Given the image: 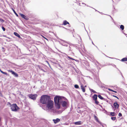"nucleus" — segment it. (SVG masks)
<instances>
[{
    "mask_svg": "<svg viewBox=\"0 0 127 127\" xmlns=\"http://www.w3.org/2000/svg\"><path fill=\"white\" fill-rule=\"evenodd\" d=\"M54 101L56 107L58 109L60 108L61 105L64 108V110L69 106V102L68 100L63 96L56 95L54 97Z\"/></svg>",
    "mask_w": 127,
    "mask_h": 127,
    "instance_id": "obj_1",
    "label": "nucleus"
},
{
    "mask_svg": "<svg viewBox=\"0 0 127 127\" xmlns=\"http://www.w3.org/2000/svg\"><path fill=\"white\" fill-rule=\"evenodd\" d=\"M50 96L47 95H44L41 96L40 100V102L42 104H46L51 100Z\"/></svg>",
    "mask_w": 127,
    "mask_h": 127,
    "instance_id": "obj_2",
    "label": "nucleus"
},
{
    "mask_svg": "<svg viewBox=\"0 0 127 127\" xmlns=\"http://www.w3.org/2000/svg\"><path fill=\"white\" fill-rule=\"evenodd\" d=\"M8 106H9L11 110L13 111L16 112H18L20 108L17 105L16 103H13L11 104L8 102Z\"/></svg>",
    "mask_w": 127,
    "mask_h": 127,
    "instance_id": "obj_3",
    "label": "nucleus"
},
{
    "mask_svg": "<svg viewBox=\"0 0 127 127\" xmlns=\"http://www.w3.org/2000/svg\"><path fill=\"white\" fill-rule=\"evenodd\" d=\"M46 104V107L48 108V110L52 109L53 108L54 102H53L51 100L48 102Z\"/></svg>",
    "mask_w": 127,
    "mask_h": 127,
    "instance_id": "obj_4",
    "label": "nucleus"
},
{
    "mask_svg": "<svg viewBox=\"0 0 127 127\" xmlns=\"http://www.w3.org/2000/svg\"><path fill=\"white\" fill-rule=\"evenodd\" d=\"M98 95L96 94H94L92 97L93 99L95 101V103L96 105H98L99 102L97 100Z\"/></svg>",
    "mask_w": 127,
    "mask_h": 127,
    "instance_id": "obj_5",
    "label": "nucleus"
},
{
    "mask_svg": "<svg viewBox=\"0 0 127 127\" xmlns=\"http://www.w3.org/2000/svg\"><path fill=\"white\" fill-rule=\"evenodd\" d=\"M37 95L36 94H28V96L29 97V98L33 100H35L36 99V98L37 96Z\"/></svg>",
    "mask_w": 127,
    "mask_h": 127,
    "instance_id": "obj_6",
    "label": "nucleus"
},
{
    "mask_svg": "<svg viewBox=\"0 0 127 127\" xmlns=\"http://www.w3.org/2000/svg\"><path fill=\"white\" fill-rule=\"evenodd\" d=\"M111 106L113 108H115V109L114 110V111H115L116 109H118L119 107V105L117 101L114 102L113 104V106L112 105H111Z\"/></svg>",
    "mask_w": 127,
    "mask_h": 127,
    "instance_id": "obj_7",
    "label": "nucleus"
},
{
    "mask_svg": "<svg viewBox=\"0 0 127 127\" xmlns=\"http://www.w3.org/2000/svg\"><path fill=\"white\" fill-rule=\"evenodd\" d=\"M8 72L11 73L15 77H17L18 76V74L12 70H8Z\"/></svg>",
    "mask_w": 127,
    "mask_h": 127,
    "instance_id": "obj_8",
    "label": "nucleus"
},
{
    "mask_svg": "<svg viewBox=\"0 0 127 127\" xmlns=\"http://www.w3.org/2000/svg\"><path fill=\"white\" fill-rule=\"evenodd\" d=\"M20 15L21 16L22 18L27 20H29V18L27 17L26 16H25L24 14L20 13Z\"/></svg>",
    "mask_w": 127,
    "mask_h": 127,
    "instance_id": "obj_9",
    "label": "nucleus"
},
{
    "mask_svg": "<svg viewBox=\"0 0 127 127\" xmlns=\"http://www.w3.org/2000/svg\"><path fill=\"white\" fill-rule=\"evenodd\" d=\"M53 121L55 124H56L59 122L60 121V119L57 118L56 119H53Z\"/></svg>",
    "mask_w": 127,
    "mask_h": 127,
    "instance_id": "obj_10",
    "label": "nucleus"
},
{
    "mask_svg": "<svg viewBox=\"0 0 127 127\" xmlns=\"http://www.w3.org/2000/svg\"><path fill=\"white\" fill-rule=\"evenodd\" d=\"M14 37V36H13V35H9L8 34V39H10V40L8 39V42L10 41H13V38Z\"/></svg>",
    "mask_w": 127,
    "mask_h": 127,
    "instance_id": "obj_11",
    "label": "nucleus"
},
{
    "mask_svg": "<svg viewBox=\"0 0 127 127\" xmlns=\"http://www.w3.org/2000/svg\"><path fill=\"white\" fill-rule=\"evenodd\" d=\"M82 123L81 121H79L74 122V124L75 125H80L82 124Z\"/></svg>",
    "mask_w": 127,
    "mask_h": 127,
    "instance_id": "obj_12",
    "label": "nucleus"
},
{
    "mask_svg": "<svg viewBox=\"0 0 127 127\" xmlns=\"http://www.w3.org/2000/svg\"><path fill=\"white\" fill-rule=\"evenodd\" d=\"M94 117L95 120L96 121V122H98L99 124H101V122L99 121L97 117L95 115H94Z\"/></svg>",
    "mask_w": 127,
    "mask_h": 127,
    "instance_id": "obj_13",
    "label": "nucleus"
},
{
    "mask_svg": "<svg viewBox=\"0 0 127 127\" xmlns=\"http://www.w3.org/2000/svg\"><path fill=\"white\" fill-rule=\"evenodd\" d=\"M56 66L57 67H59V69L60 70H61V69H63V67L61 66V65L58 63H56Z\"/></svg>",
    "mask_w": 127,
    "mask_h": 127,
    "instance_id": "obj_14",
    "label": "nucleus"
},
{
    "mask_svg": "<svg viewBox=\"0 0 127 127\" xmlns=\"http://www.w3.org/2000/svg\"><path fill=\"white\" fill-rule=\"evenodd\" d=\"M81 88L82 90V91L83 92H85V89L83 86L82 84L81 86Z\"/></svg>",
    "mask_w": 127,
    "mask_h": 127,
    "instance_id": "obj_15",
    "label": "nucleus"
},
{
    "mask_svg": "<svg viewBox=\"0 0 127 127\" xmlns=\"http://www.w3.org/2000/svg\"><path fill=\"white\" fill-rule=\"evenodd\" d=\"M14 34L17 37L19 38H21V37L20 35L17 33L16 32H14Z\"/></svg>",
    "mask_w": 127,
    "mask_h": 127,
    "instance_id": "obj_16",
    "label": "nucleus"
},
{
    "mask_svg": "<svg viewBox=\"0 0 127 127\" xmlns=\"http://www.w3.org/2000/svg\"><path fill=\"white\" fill-rule=\"evenodd\" d=\"M67 24H69V23L66 20L64 21L63 25H66Z\"/></svg>",
    "mask_w": 127,
    "mask_h": 127,
    "instance_id": "obj_17",
    "label": "nucleus"
},
{
    "mask_svg": "<svg viewBox=\"0 0 127 127\" xmlns=\"http://www.w3.org/2000/svg\"><path fill=\"white\" fill-rule=\"evenodd\" d=\"M121 61L123 62L127 61V57H126L123 58L121 60Z\"/></svg>",
    "mask_w": 127,
    "mask_h": 127,
    "instance_id": "obj_18",
    "label": "nucleus"
},
{
    "mask_svg": "<svg viewBox=\"0 0 127 127\" xmlns=\"http://www.w3.org/2000/svg\"><path fill=\"white\" fill-rule=\"evenodd\" d=\"M89 90L91 91V92L92 93H97L94 90H93V89H92L91 88H89Z\"/></svg>",
    "mask_w": 127,
    "mask_h": 127,
    "instance_id": "obj_19",
    "label": "nucleus"
},
{
    "mask_svg": "<svg viewBox=\"0 0 127 127\" xmlns=\"http://www.w3.org/2000/svg\"><path fill=\"white\" fill-rule=\"evenodd\" d=\"M42 104H40L39 103L38 104V105L41 107L42 108V109H44V110H45V107L44 106H43V105H42Z\"/></svg>",
    "mask_w": 127,
    "mask_h": 127,
    "instance_id": "obj_20",
    "label": "nucleus"
},
{
    "mask_svg": "<svg viewBox=\"0 0 127 127\" xmlns=\"http://www.w3.org/2000/svg\"><path fill=\"white\" fill-rule=\"evenodd\" d=\"M110 115L113 116H116V114L114 112H111L110 113Z\"/></svg>",
    "mask_w": 127,
    "mask_h": 127,
    "instance_id": "obj_21",
    "label": "nucleus"
},
{
    "mask_svg": "<svg viewBox=\"0 0 127 127\" xmlns=\"http://www.w3.org/2000/svg\"><path fill=\"white\" fill-rule=\"evenodd\" d=\"M12 8V10L13 11V12H14V13L15 14V15H16V16L17 17H18V14L16 12H15V10H14V9H13V8Z\"/></svg>",
    "mask_w": 127,
    "mask_h": 127,
    "instance_id": "obj_22",
    "label": "nucleus"
},
{
    "mask_svg": "<svg viewBox=\"0 0 127 127\" xmlns=\"http://www.w3.org/2000/svg\"><path fill=\"white\" fill-rule=\"evenodd\" d=\"M98 97L101 100H102L103 99H104V98L103 97L100 95H98Z\"/></svg>",
    "mask_w": 127,
    "mask_h": 127,
    "instance_id": "obj_23",
    "label": "nucleus"
},
{
    "mask_svg": "<svg viewBox=\"0 0 127 127\" xmlns=\"http://www.w3.org/2000/svg\"><path fill=\"white\" fill-rule=\"evenodd\" d=\"M108 89L109 91H111L115 93H117V91H114L113 90L109 88H108V89Z\"/></svg>",
    "mask_w": 127,
    "mask_h": 127,
    "instance_id": "obj_24",
    "label": "nucleus"
},
{
    "mask_svg": "<svg viewBox=\"0 0 127 127\" xmlns=\"http://www.w3.org/2000/svg\"><path fill=\"white\" fill-rule=\"evenodd\" d=\"M120 28L121 29L122 31L123 30L124 28V27L123 25H121L120 26Z\"/></svg>",
    "mask_w": 127,
    "mask_h": 127,
    "instance_id": "obj_25",
    "label": "nucleus"
},
{
    "mask_svg": "<svg viewBox=\"0 0 127 127\" xmlns=\"http://www.w3.org/2000/svg\"><path fill=\"white\" fill-rule=\"evenodd\" d=\"M96 82L97 84L98 85H99L100 84V82L98 79H97L96 81H95Z\"/></svg>",
    "mask_w": 127,
    "mask_h": 127,
    "instance_id": "obj_26",
    "label": "nucleus"
},
{
    "mask_svg": "<svg viewBox=\"0 0 127 127\" xmlns=\"http://www.w3.org/2000/svg\"><path fill=\"white\" fill-rule=\"evenodd\" d=\"M74 87L76 89H78L79 88V86L77 84H75L74 85Z\"/></svg>",
    "mask_w": 127,
    "mask_h": 127,
    "instance_id": "obj_27",
    "label": "nucleus"
},
{
    "mask_svg": "<svg viewBox=\"0 0 127 127\" xmlns=\"http://www.w3.org/2000/svg\"><path fill=\"white\" fill-rule=\"evenodd\" d=\"M116 118L115 117H111V119L113 121H114L116 119Z\"/></svg>",
    "mask_w": 127,
    "mask_h": 127,
    "instance_id": "obj_28",
    "label": "nucleus"
},
{
    "mask_svg": "<svg viewBox=\"0 0 127 127\" xmlns=\"http://www.w3.org/2000/svg\"><path fill=\"white\" fill-rule=\"evenodd\" d=\"M90 58L92 60V61H94V57L93 56H91L90 57Z\"/></svg>",
    "mask_w": 127,
    "mask_h": 127,
    "instance_id": "obj_29",
    "label": "nucleus"
},
{
    "mask_svg": "<svg viewBox=\"0 0 127 127\" xmlns=\"http://www.w3.org/2000/svg\"><path fill=\"white\" fill-rule=\"evenodd\" d=\"M0 71L2 73H3L4 74H6V75L7 74V73H6L3 72L2 71H1V69H0Z\"/></svg>",
    "mask_w": 127,
    "mask_h": 127,
    "instance_id": "obj_30",
    "label": "nucleus"
},
{
    "mask_svg": "<svg viewBox=\"0 0 127 127\" xmlns=\"http://www.w3.org/2000/svg\"><path fill=\"white\" fill-rule=\"evenodd\" d=\"M67 57L68 58H69L70 59H71V60H74V59L72 58L69 56H67Z\"/></svg>",
    "mask_w": 127,
    "mask_h": 127,
    "instance_id": "obj_31",
    "label": "nucleus"
},
{
    "mask_svg": "<svg viewBox=\"0 0 127 127\" xmlns=\"http://www.w3.org/2000/svg\"><path fill=\"white\" fill-rule=\"evenodd\" d=\"M112 96L113 97H114L117 98L118 99H119V98L116 95H112Z\"/></svg>",
    "mask_w": 127,
    "mask_h": 127,
    "instance_id": "obj_32",
    "label": "nucleus"
},
{
    "mask_svg": "<svg viewBox=\"0 0 127 127\" xmlns=\"http://www.w3.org/2000/svg\"><path fill=\"white\" fill-rule=\"evenodd\" d=\"M84 111H81V110H79V112H78V113H83Z\"/></svg>",
    "mask_w": 127,
    "mask_h": 127,
    "instance_id": "obj_33",
    "label": "nucleus"
},
{
    "mask_svg": "<svg viewBox=\"0 0 127 127\" xmlns=\"http://www.w3.org/2000/svg\"><path fill=\"white\" fill-rule=\"evenodd\" d=\"M118 116L119 117H120L122 116V114L121 113H119L118 114Z\"/></svg>",
    "mask_w": 127,
    "mask_h": 127,
    "instance_id": "obj_34",
    "label": "nucleus"
},
{
    "mask_svg": "<svg viewBox=\"0 0 127 127\" xmlns=\"http://www.w3.org/2000/svg\"><path fill=\"white\" fill-rule=\"evenodd\" d=\"M38 66L39 68L41 70L42 69H43L42 67L41 66Z\"/></svg>",
    "mask_w": 127,
    "mask_h": 127,
    "instance_id": "obj_35",
    "label": "nucleus"
},
{
    "mask_svg": "<svg viewBox=\"0 0 127 127\" xmlns=\"http://www.w3.org/2000/svg\"><path fill=\"white\" fill-rule=\"evenodd\" d=\"M38 66L39 68L41 70L42 69H43L42 67L41 66Z\"/></svg>",
    "mask_w": 127,
    "mask_h": 127,
    "instance_id": "obj_36",
    "label": "nucleus"
},
{
    "mask_svg": "<svg viewBox=\"0 0 127 127\" xmlns=\"http://www.w3.org/2000/svg\"><path fill=\"white\" fill-rule=\"evenodd\" d=\"M0 21L3 23L4 22V21L3 19L0 18Z\"/></svg>",
    "mask_w": 127,
    "mask_h": 127,
    "instance_id": "obj_37",
    "label": "nucleus"
},
{
    "mask_svg": "<svg viewBox=\"0 0 127 127\" xmlns=\"http://www.w3.org/2000/svg\"><path fill=\"white\" fill-rule=\"evenodd\" d=\"M76 48V49H79V46H78V45H77L76 46H75Z\"/></svg>",
    "mask_w": 127,
    "mask_h": 127,
    "instance_id": "obj_38",
    "label": "nucleus"
},
{
    "mask_svg": "<svg viewBox=\"0 0 127 127\" xmlns=\"http://www.w3.org/2000/svg\"><path fill=\"white\" fill-rule=\"evenodd\" d=\"M63 46H67L68 45L67 44L64 43Z\"/></svg>",
    "mask_w": 127,
    "mask_h": 127,
    "instance_id": "obj_39",
    "label": "nucleus"
},
{
    "mask_svg": "<svg viewBox=\"0 0 127 127\" xmlns=\"http://www.w3.org/2000/svg\"><path fill=\"white\" fill-rule=\"evenodd\" d=\"M120 73H121V76H122V77L123 78V79L125 80V78H124V76L123 75H122V73L121 72H120Z\"/></svg>",
    "mask_w": 127,
    "mask_h": 127,
    "instance_id": "obj_40",
    "label": "nucleus"
},
{
    "mask_svg": "<svg viewBox=\"0 0 127 127\" xmlns=\"http://www.w3.org/2000/svg\"><path fill=\"white\" fill-rule=\"evenodd\" d=\"M22 7L23 9H25V6L23 4H22Z\"/></svg>",
    "mask_w": 127,
    "mask_h": 127,
    "instance_id": "obj_41",
    "label": "nucleus"
},
{
    "mask_svg": "<svg viewBox=\"0 0 127 127\" xmlns=\"http://www.w3.org/2000/svg\"><path fill=\"white\" fill-rule=\"evenodd\" d=\"M60 40H61V41H63L64 42L66 43V41L65 40H62V39H60Z\"/></svg>",
    "mask_w": 127,
    "mask_h": 127,
    "instance_id": "obj_42",
    "label": "nucleus"
},
{
    "mask_svg": "<svg viewBox=\"0 0 127 127\" xmlns=\"http://www.w3.org/2000/svg\"><path fill=\"white\" fill-rule=\"evenodd\" d=\"M2 29L3 31H4L5 30V29L3 27H2Z\"/></svg>",
    "mask_w": 127,
    "mask_h": 127,
    "instance_id": "obj_43",
    "label": "nucleus"
},
{
    "mask_svg": "<svg viewBox=\"0 0 127 127\" xmlns=\"http://www.w3.org/2000/svg\"><path fill=\"white\" fill-rule=\"evenodd\" d=\"M110 65H112V66H115V67H116V66L115 65V64H110Z\"/></svg>",
    "mask_w": 127,
    "mask_h": 127,
    "instance_id": "obj_44",
    "label": "nucleus"
},
{
    "mask_svg": "<svg viewBox=\"0 0 127 127\" xmlns=\"http://www.w3.org/2000/svg\"><path fill=\"white\" fill-rule=\"evenodd\" d=\"M41 70L42 71H43V72H46V70H44L43 69H42V70Z\"/></svg>",
    "mask_w": 127,
    "mask_h": 127,
    "instance_id": "obj_45",
    "label": "nucleus"
},
{
    "mask_svg": "<svg viewBox=\"0 0 127 127\" xmlns=\"http://www.w3.org/2000/svg\"><path fill=\"white\" fill-rule=\"evenodd\" d=\"M59 43L61 44V45H62L63 46V44H64V43H61L60 42V41H59Z\"/></svg>",
    "mask_w": 127,
    "mask_h": 127,
    "instance_id": "obj_46",
    "label": "nucleus"
},
{
    "mask_svg": "<svg viewBox=\"0 0 127 127\" xmlns=\"http://www.w3.org/2000/svg\"><path fill=\"white\" fill-rule=\"evenodd\" d=\"M74 60L75 61H76V62H79V61L78 60H76V59H74V60Z\"/></svg>",
    "mask_w": 127,
    "mask_h": 127,
    "instance_id": "obj_47",
    "label": "nucleus"
},
{
    "mask_svg": "<svg viewBox=\"0 0 127 127\" xmlns=\"http://www.w3.org/2000/svg\"><path fill=\"white\" fill-rule=\"evenodd\" d=\"M98 105H99L101 107V108H102V109H103L102 106L100 104H98Z\"/></svg>",
    "mask_w": 127,
    "mask_h": 127,
    "instance_id": "obj_48",
    "label": "nucleus"
},
{
    "mask_svg": "<svg viewBox=\"0 0 127 127\" xmlns=\"http://www.w3.org/2000/svg\"><path fill=\"white\" fill-rule=\"evenodd\" d=\"M42 36L44 38H45L47 40H48V39L47 38H46L44 37V36Z\"/></svg>",
    "mask_w": 127,
    "mask_h": 127,
    "instance_id": "obj_49",
    "label": "nucleus"
},
{
    "mask_svg": "<svg viewBox=\"0 0 127 127\" xmlns=\"http://www.w3.org/2000/svg\"><path fill=\"white\" fill-rule=\"evenodd\" d=\"M122 33L124 34L125 35H127V34H126L125 33H124L123 31H122Z\"/></svg>",
    "mask_w": 127,
    "mask_h": 127,
    "instance_id": "obj_50",
    "label": "nucleus"
},
{
    "mask_svg": "<svg viewBox=\"0 0 127 127\" xmlns=\"http://www.w3.org/2000/svg\"><path fill=\"white\" fill-rule=\"evenodd\" d=\"M102 100L106 101V100H107V99H105V98H104V99H103Z\"/></svg>",
    "mask_w": 127,
    "mask_h": 127,
    "instance_id": "obj_51",
    "label": "nucleus"
},
{
    "mask_svg": "<svg viewBox=\"0 0 127 127\" xmlns=\"http://www.w3.org/2000/svg\"><path fill=\"white\" fill-rule=\"evenodd\" d=\"M91 8L94 9L95 10V11H97L98 12V11H97L96 10V9H95L93 8L92 7H91Z\"/></svg>",
    "mask_w": 127,
    "mask_h": 127,
    "instance_id": "obj_52",
    "label": "nucleus"
},
{
    "mask_svg": "<svg viewBox=\"0 0 127 127\" xmlns=\"http://www.w3.org/2000/svg\"><path fill=\"white\" fill-rule=\"evenodd\" d=\"M108 57L109 58H111V59H115V58H112V57Z\"/></svg>",
    "mask_w": 127,
    "mask_h": 127,
    "instance_id": "obj_53",
    "label": "nucleus"
},
{
    "mask_svg": "<svg viewBox=\"0 0 127 127\" xmlns=\"http://www.w3.org/2000/svg\"><path fill=\"white\" fill-rule=\"evenodd\" d=\"M8 47H11L10 46H12L11 45H10V44H8Z\"/></svg>",
    "mask_w": 127,
    "mask_h": 127,
    "instance_id": "obj_54",
    "label": "nucleus"
},
{
    "mask_svg": "<svg viewBox=\"0 0 127 127\" xmlns=\"http://www.w3.org/2000/svg\"><path fill=\"white\" fill-rule=\"evenodd\" d=\"M92 44H93L94 45H95V44H94V43H93V41H92Z\"/></svg>",
    "mask_w": 127,
    "mask_h": 127,
    "instance_id": "obj_55",
    "label": "nucleus"
},
{
    "mask_svg": "<svg viewBox=\"0 0 127 127\" xmlns=\"http://www.w3.org/2000/svg\"><path fill=\"white\" fill-rule=\"evenodd\" d=\"M108 15L112 19H113L112 18V17L110 15Z\"/></svg>",
    "mask_w": 127,
    "mask_h": 127,
    "instance_id": "obj_56",
    "label": "nucleus"
},
{
    "mask_svg": "<svg viewBox=\"0 0 127 127\" xmlns=\"http://www.w3.org/2000/svg\"><path fill=\"white\" fill-rule=\"evenodd\" d=\"M108 15L112 19H113L112 18V17L110 15Z\"/></svg>",
    "mask_w": 127,
    "mask_h": 127,
    "instance_id": "obj_57",
    "label": "nucleus"
},
{
    "mask_svg": "<svg viewBox=\"0 0 127 127\" xmlns=\"http://www.w3.org/2000/svg\"><path fill=\"white\" fill-rule=\"evenodd\" d=\"M98 12H99V13H101V14H103V13H102V12H101H101H99V11H98Z\"/></svg>",
    "mask_w": 127,
    "mask_h": 127,
    "instance_id": "obj_58",
    "label": "nucleus"
},
{
    "mask_svg": "<svg viewBox=\"0 0 127 127\" xmlns=\"http://www.w3.org/2000/svg\"><path fill=\"white\" fill-rule=\"evenodd\" d=\"M96 61V62H97V63L98 64H99V63H98L97 61Z\"/></svg>",
    "mask_w": 127,
    "mask_h": 127,
    "instance_id": "obj_59",
    "label": "nucleus"
},
{
    "mask_svg": "<svg viewBox=\"0 0 127 127\" xmlns=\"http://www.w3.org/2000/svg\"><path fill=\"white\" fill-rule=\"evenodd\" d=\"M108 103V101L107 100L106 101Z\"/></svg>",
    "mask_w": 127,
    "mask_h": 127,
    "instance_id": "obj_60",
    "label": "nucleus"
},
{
    "mask_svg": "<svg viewBox=\"0 0 127 127\" xmlns=\"http://www.w3.org/2000/svg\"><path fill=\"white\" fill-rule=\"evenodd\" d=\"M69 47L70 49L71 48V47L70 46H69Z\"/></svg>",
    "mask_w": 127,
    "mask_h": 127,
    "instance_id": "obj_61",
    "label": "nucleus"
},
{
    "mask_svg": "<svg viewBox=\"0 0 127 127\" xmlns=\"http://www.w3.org/2000/svg\"><path fill=\"white\" fill-rule=\"evenodd\" d=\"M71 49H70L69 50V51H71Z\"/></svg>",
    "mask_w": 127,
    "mask_h": 127,
    "instance_id": "obj_62",
    "label": "nucleus"
},
{
    "mask_svg": "<svg viewBox=\"0 0 127 127\" xmlns=\"http://www.w3.org/2000/svg\"><path fill=\"white\" fill-rule=\"evenodd\" d=\"M46 62L49 65V63L47 61H46Z\"/></svg>",
    "mask_w": 127,
    "mask_h": 127,
    "instance_id": "obj_63",
    "label": "nucleus"
},
{
    "mask_svg": "<svg viewBox=\"0 0 127 127\" xmlns=\"http://www.w3.org/2000/svg\"><path fill=\"white\" fill-rule=\"evenodd\" d=\"M113 7L114 9H115V7H114V5H113Z\"/></svg>",
    "mask_w": 127,
    "mask_h": 127,
    "instance_id": "obj_64",
    "label": "nucleus"
}]
</instances>
